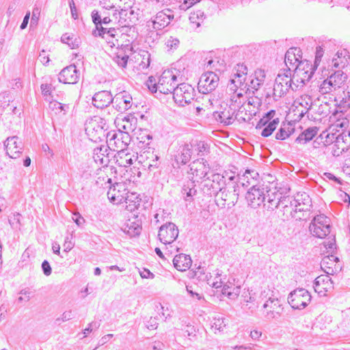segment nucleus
Instances as JSON below:
<instances>
[{
	"mask_svg": "<svg viewBox=\"0 0 350 350\" xmlns=\"http://www.w3.org/2000/svg\"><path fill=\"white\" fill-rule=\"evenodd\" d=\"M309 230L314 237L325 238L330 232L329 219L324 215L315 216L310 224Z\"/></svg>",
	"mask_w": 350,
	"mask_h": 350,
	"instance_id": "nucleus-6",
	"label": "nucleus"
},
{
	"mask_svg": "<svg viewBox=\"0 0 350 350\" xmlns=\"http://www.w3.org/2000/svg\"><path fill=\"white\" fill-rule=\"evenodd\" d=\"M219 81V79L217 75L212 71L206 72L200 77L198 83V88L199 92L206 95L202 98L204 102L203 105H206V106H208V104L210 105H213V101L214 99H212L208 96V94L215 90L218 86Z\"/></svg>",
	"mask_w": 350,
	"mask_h": 350,
	"instance_id": "nucleus-3",
	"label": "nucleus"
},
{
	"mask_svg": "<svg viewBox=\"0 0 350 350\" xmlns=\"http://www.w3.org/2000/svg\"><path fill=\"white\" fill-rule=\"evenodd\" d=\"M71 239H72V237H66L64 245H63L64 252H68L73 248L75 244H74V243H72L71 241Z\"/></svg>",
	"mask_w": 350,
	"mask_h": 350,
	"instance_id": "nucleus-61",
	"label": "nucleus"
},
{
	"mask_svg": "<svg viewBox=\"0 0 350 350\" xmlns=\"http://www.w3.org/2000/svg\"><path fill=\"white\" fill-rule=\"evenodd\" d=\"M237 72L234 74L233 78L230 79V83L228 84L229 90H239L245 93L247 83H245L246 75L247 72V67L243 64H237Z\"/></svg>",
	"mask_w": 350,
	"mask_h": 350,
	"instance_id": "nucleus-13",
	"label": "nucleus"
},
{
	"mask_svg": "<svg viewBox=\"0 0 350 350\" xmlns=\"http://www.w3.org/2000/svg\"><path fill=\"white\" fill-rule=\"evenodd\" d=\"M113 97L109 91L103 90L96 92L92 97V104L96 108L103 109L111 104Z\"/></svg>",
	"mask_w": 350,
	"mask_h": 350,
	"instance_id": "nucleus-24",
	"label": "nucleus"
},
{
	"mask_svg": "<svg viewBox=\"0 0 350 350\" xmlns=\"http://www.w3.org/2000/svg\"><path fill=\"white\" fill-rule=\"evenodd\" d=\"M123 202L126 204L125 208L130 212L135 211L140 205L141 199L136 193L126 192Z\"/></svg>",
	"mask_w": 350,
	"mask_h": 350,
	"instance_id": "nucleus-29",
	"label": "nucleus"
},
{
	"mask_svg": "<svg viewBox=\"0 0 350 350\" xmlns=\"http://www.w3.org/2000/svg\"><path fill=\"white\" fill-rule=\"evenodd\" d=\"M79 77V71L74 64H72L62 70L58 75V81L65 84H75Z\"/></svg>",
	"mask_w": 350,
	"mask_h": 350,
	"instance_id": "nucleus-17",
	"label": "nucleus"
},
{
	"mask_svg": "<svg viewBox=\"0 0 350 350\" xmlns=\"http://www.w3.org/2000/svg\"><path fill=\"white\" fill-rule=\"evenodd\" d=\"M314 70L315 66L308 61L299 62L295 68V73L301 77L303 83H306L310 80Z\"/></svg>",
	"mask_w": 350,
	"mask_h": 350,
	"instance_id": "nucleus-21",
	"label": "nucleus"
},
{
	"mask_svg": "<svg viewBox=\"0 0 350 350\" xmlns=\"http://www.w3.org/2000/svg\"><path fill=\"white\" fill-rule=\"evenodd\" d=\"M72 219L78 226H81L85 221L79 213H74Z\"/></svg>",
	"mask_w": 350,
	"mask_h": 350,
	"instance_id": "nucleus-63",
	"label": "nucleus"
},
{
	"mask_svg": "<svg viewBox=\"0 0 350 350\" xmlns=\"http://www.w3.org/2000/svg\"><path fill=\"white\" fill-rule=\"evenodd\" d=\"M263 308L265 309V317L268 320L279 318L282 310L280 300L271 297H269L263 304Z\"/></svg>",
	"mask_w": 350,
	"mask_h": 350,
	"instance_id": "nucleus-16",
	"label": "nucleus"
},
{
	"mask_svg": "<svg viewBox=\"0 0 350 350\" xmlns=\"http://www.w3.org/2000/svg\"><path fill=\"white\" fill-rule=\"evenodd\" d=\"M146 85L148 88L152 92H157V83H156V80L153 77H148V81H146Z\"/></svg>",
	"mask_w": 350,
	"mask_h": 350,
	"instance_id": "nucleus-55",
	"label": "nucleus"
},
{
	"mask_svg": "<svg viewBox=\"0 0 350 350\" xmlns=\"http://www.w3.org/2000/svg\"><path fill=\"white\" fill-rule=\"evenodd\" d=\"M174 18L173 11L166 8L158 12L147 22V27L155 31L162 30L168 26Z\"/></svg>",
	"mask_w": 350,
	"mask_h": 350,
	"instance_id": "nucleus-7",
	"label": "nucleus"
},
{
	"mask_svg": "<svg viewBox=\"0 0 350 350\" xmlns=\"http://www.w3.org/2000/svg\"><path fill=\"white\" fill-rule=\"evenodd\" d=\"M294 131L292 124L290 123L283 124L279 131L275 134V139L278 140H284L287 139Z\"/></svg>",
	"mask_w": 350,
	"mask_h": 350,
	"instance_id": "nucleus-36",
	"label": "nucleus"
},
{
	"mask_svg": "<svg viewBox=\"0 0 350 350\" xmlns=\"http://www.w3.org/2000/svg\"><path fill=\"white\" fill-rule=\"evenodd\" d=\"M339 105L343 108L350 107V92L345 94V97L340 100Z\"/></svg>",
	"mask_w": 350,
	"mask_h": 350,
	"instance_id": "nucleus-58",
	"label": "nucleus"
},
{
	"mask_svg": "<svg viewBox=\"0 0 350 350\" xmlns=\"http://www.w3.org/2000/svg\"><path fill=\"white\" fill-rule=\"evenodd\" d=\"M11 96L6 93L0 94V107L5 108L10 105Z\"/></svg>",
	"mask_w": 350,
	"mask_h": 350,
	"instance_id": "nucleus-53",
	"label": "nucleus"
},
{
	"mask_svg": "<svg viewBox=\"0 0 350 350\" xmlns=\"http://www.w3.org/2000/svg\"><path fill=\"white\" fill-rule=\"evenodd\" d=\"M300 52V49L296 47H293L289 49L286 54H285V59L284 62L286 66L288 68V64L290 66H293L297 63L299 62V58L301 57L300 55L299 54Z\"/></svg>",
	"mask_w": 350,
	"mask_h": 350,
	"instance_id": "nucleus-30",
	"label": "nucleus"
},
{
	"mask_svg": "<svg viewBox=\"0 0 350 350\" xmlns=\"http://www.w3.org/2000/svg\"><path fill=\"white\" fill-rule=\"evenodd\" d=\"M337 260H338V258L334 255L326 256L322 259L321 262V267L323 269L329 271L331 273H332V267L329 265H333Z\"/></svg>",
	"mask_w": 350,
	"mask_h": 350,
	"instance_id": "nucleus-40",
	"label": "nucleus"
},
{
	"mask_svg": "<svg viewBox=\"0 0 350 350\" xmlns=\"http://www.w3.org/2000/svg\"><path fill=\"white\" fill-rule=\"evenodd\" d=\"M339 137H341L345 143L350 145V127L347 130L342 131Z\"/></svg>",
	"mask_w": 350,
	"mask_h": 350,
	"instance_id": "nucleus-64",
	"label": "nucleus"
},
{
	"mask_svg": "<svg viewBox=\"0 0 350 350\" xmlns=\"http://www.w3.org/2000/svg\"><path fill=\"white\" fill-rule=\"evenodd\" d=\"M326 275H321L318 276L314 282V289L321 296L326 295V293L333 289V282L329 277L332 273L325 270Z\"/></svg>",
	"mask_w": 350,
	"mask_h": 350,
	"instance_id": "nucleus-15",
	"label": "nucleus"
},
{
	"mask_svg": "<svg viewBox=\"0 0 350 350\" xmlns=\"http://www.w3.org/2000/svg\"><path fill=\"white\" fill-rule=\"evenodd\" d=\"M209 170V165L204 159L196 160L190 164V171L193 175L192 178L197 182L204 178Z\"/></svg>",
	"mask_w": 350,
	"mask_h": 350,
	"instance_id": "nucleus-18",
	"label": "nucleus"
},
{
	"mask_svg": "<svg viewBox=\"0 0 350 350\" xmlns=\"http://www.w3.org/2000/svg\"><path fill=\"white\" fill-rule=\"evenodd\" d=\"M333 67L336 68H343L347 64V59L346 57H340V58H333Z\"/></svg>",
	"mask_w": 350,
	"mask_h": 350,
	"instance_id": "nucleus-48",
	"label": "nucleus"
},
{
	"mask_svg": "<svg viewBox=\"0 0 350 350\" xmlns=\"http://www.w3.org/2000/svg\"><path fill=\"white\" fill-rule=\"evenodd\" d=\"M267 202H268L267 209L273 211L274 209L278 208L280 204H286V199H284L283 200L279 202V201L275 200V199L269 198Z\"/></svg>",
	"mask_w": 350,
	"mask_h": 350,
	"instance_id": "nucleus-51",
	"label": "nucleus"
},
{
	"mask_svg": "<svg viewBox=\"0 0 350 350\" xmlns=\"http://www.w3.org/2000/svg\"><path fill=\"white\" fill-rule=\"evenodd\" d=\"M182 330L184 332V336L189 337L191 339V337L196 336V329L195 327L190 325L189 323H185V325H182Z\"/></svg>",
	"mask_w": 350,
	"mask_h": 350,
	"instance_id": "nucleus-47",
	"label": "nucleus"
},
{
	"mask_svg": "<svg viewBox=\"0 0 350 350\" xmlns=\"http://www.w3.org/2000/svg\"><path fill=\"white\" fill-rule=\"evenodd\" d=\"M233 95L230 98V107L236 110L243 106L244 101L243 98V92L239 90H231Z\"/></svg>",
	"mask_w": 350,
	"mask_h": 350,
	"instance_id": "nucleus-34",
	"label": "nucleus"
},
{
	"mask_svg": "<svg viewBox=\"0 0 350 350\" xmlns=\"http://www.w3.org/2000/svg\"><path fill=\"white\" fill-rule=\"evenodd\" d=\"M228 320L224 318L222 316L215 317L213 319L212 327L215 330H218L219 332L224 331V329L226 327Z\"/></svg>",
	"mask_w": 350,
	"mask_h": 350,
	"instance_id": "nucleus-41",
	"label": "nucleus"
},
{
	"mask_svg": "<svg viewBox=\"0 0 350 350\" xmlns=\"http://www.w3.org/2000/svg\"><path fill=\"white\" fill-rule=\"evenodd\" d=\"M62 42L67 44L71 49H75L78 47L79 42L77 39H74L72 34L64 33L61 38Z\"/></svg>",
	"mask_w": 350,
	"mask_h": 350,
	"instance_id": "nucleus-44",
	"label": "nucleus"
},
{
	"mask_svg": "<svg viewBox=\"0 0 350 350\" xmlns=\"http://www.w3.org/2000/svg\"><path fill=\"white\" fill-rule=\"evenodd\" d=\"M126 186L122 183H116L108 190L107 197L110 202L115 204L123 203L126 194Z\"/></svg>",
	"mask_w": 350,
	"mask_h": 350,
	"instance_id": "nucleus-20",
	"label": "nucleus"
},
{
	"mask_svg": "<svg viewBox=\"0 0 350 350\" xmlns=\"http://www.w3.org/2000/svg\"><path fill=\"white\" fill-rule=\"evenodd\" d=\"M38 60L43 64L46 65L49 61V55L47 53V52L44 50H42L40 52L39 56H38Z\"/></svg>",
	"mask_w": 350,
	"mask_h": 350,
	"instance_id": "nucleus-56",
	"label": "nucleus"
},
{
	"mask_svg": "<svg viewBox=\"0 0 350 350\" xmlns=\"http://www.w3.org/2000/svg\"><path fill=\"white\" fill-rule=\"evenodd\" d=\"M178 233V227L172 222H167L159 228L158 237L162 243L167 245L173 243Z\"/></svg>",
	"mask_w": 350,
	"mask_h": 350,
	"instance_id": "nucleus-14",
	"label": "nucleus"
},
{
	"mask_svg": "<svg viewBox=\"0 0 350 350\" xmlns=\"http://www.w3.org/2000/svg\"><path fill=\"white\" fill-rule=\"evenodd\" d=\"M262 84L255 79H252L250 83H247V87L245 90V93L254 94L255 91H257Z\"/></svg>",
	"mask_w": 350,
	"mask_h": 350,
	"instance_id": "nucleus-46",
	"label": "nucleus"
},
{
	"mask_svg": "<svg viewBox=\"0 0 350 350\" xmlns=\"http://www.w3.org/2000/svg\"><path fill=\"white\" fill-rule=\"evenodd\" d=\"M179 44V40L173 37H170L166 42V46L169 50H174L177 49Z\"/></svg>",
	"mask_w": 350,
	"mask_h": 350,
	"instance_id": "nucleus-54",
	"label": "nucleus"
},
{
	"mask_svg": "<svg viewBox=\"0 0 350 350\" xmlns=\"http://www.w3.org/2000/svg\"><path fill=\"white\" fill-rule=\"evenodd\" d=\"M173 263L177 270L185 271L191 267L192 261L189 255L180 254L175 256L173 259Z\"/></svg>",
	"mask_w": 350,
	"mask_h": 350,
	"instance_id": "nucleus-27",
	"label": "nucleus"
},
{
	"mask_svg": "<svg viewBox=\"0 0 350 350\" xmlns=\"http://www.w3.org/2000/svg\"><path fill=\"white\" fill-rule=\"evenodd\" d=\"M111 150L107 146H100L94 148L93 159L96 163L103 166H107L110 161V151Z\"/></svg>",
	"mask_w": 350,
	"mask_h": 350,
	"instance_id": "nucleus-23",
	"label": "nucleus"
},
{
	"mask_svg": "<svg viewBox=\"0 0 350 350\" xmlns=\"http://www.w3.org/2000/svg\"><path fill=\"white\" fill-rule=\"evenodd\" d=\"M266 192L267 191L262 185H253L245 196L247 205L252 208H258L265 200Z\"/></svg>",
	"mask_w": 350,
	"mask_h": 350,
	"instance_id": "nucleus-12",
	"label": "nucleus"
},
{
	"mask_svg": "<svg viewBox=\"0 0 350 350\" xmlns=\"http://www.w3.org/2000/svg\"><path fill=\"white\" fill-rule=\"evenodd\" d=\"M265 72L261 69L256 70L254 72V78L257 79L258 81L263 84L265 79Z\"/></svg>",
	"mask_w": 350,
	"mask_h": 350,
	"instance_id": "nucleus-60",
	"label": "nucleus"
},
{
	"mask_svg": "<svg viewBox=\"0 0 350 350\" xmlns=\"http://www.w3.org/2000/svg\"><path fill=\"white\" fill-rule=\"evenodd\" d=\"M234 176L229 177V181L223 186L216 196L217 201L220 200L222 202L221 205L223 206L232 207L238 201L241 187L234 182Z\"/></svg>",
	"mask_w": 350,
	"mask_h": 350,
	"instance_id": "nucleus-1",
	"label": "nucleus"
},
{
	"mask_svg": "<svg viewBox=\"0 0 350 350\" xmlns=\"http://www.w3.org/2000/svg\"><path fill=\"white\" fill-rule=\"evenodd\" d=\"M200 0H183L180 1L179 8L181 10L186 11L189 8L199 2Z\"/></svg>",
	"mask_w": 350,
	"mask_h": 350,
	"instance_id": "nucleus-50",
	"label": "nucleus"
},
{
	"mask_svg": "<svg viewBox=\"0 0 350 350\" xmlns=\"http://www.w3.org/2000/svg\"><path fill=\"white\" fill-rule=\"evenodd\" d=\"M146 326L148 329H156L158 327L157 319L155 317H150L146 322Z\"/></svg>",
	"mask_w": 350,
	"mask_h": 350,
	"instance_id": "nucleus-62",
	"label": "nucleus"
},
{
	"mask_svg": "<svg viewBox=\"0 0 350 350\" xmlns=\"http://www.w3.org/2000/svg\"><path fill=\"white\" fill-rule=\"evenodd\" d=\"M195 89L189 84L183 83L178 84L174 90L173 98L179 106L189 104L194 98Z\"/></svg>",
	"mask_w": 350,
	"mask_h": 350,
	"instance_id": "nucleus-8",
	"label": "nucleus"
},
{
	"mask_svg": "<svg viewBox=\"0 0 350 350\" xmlns=\"http://www.w3.org/2000/svg\"><path fill=\"white\" fill-rule=\"evenodd\" d=\"M116 32H117V31L115 28L107 29V28H105L103 27H100L97 30H94L93 31L92 34L96 37L100 36L103 38L107 39L108 37H111V38L115 37Z\"/></svg>",
	"mask_w": 350,
	"mask_h": 350,
	"instance_id": "nucleus-38",
	"label": "nucleus"
},
{
	"mask_svg": "<svg viewBox=\"0 0 350 350\" xmlns=\"http://www.w3.org/2000/svg\"><path fill=\"white\" fill-rule=\"evenodd\" d=\"M194 183L195 180L188 181L182 189V193L186 201H191L193 197L196 195L197 191L195 189Z\"/></svg>",
	"mask_w": 350,
	"mask_h": 350,
	"instance_id": "nucleus-33",
	"label": "nucleus"
},
{
	"mask_svg": "<svg viewBox=\"0 0 350 350\" xmlns=\"http://www.w3.org/2000/svg\"><path fill=\"white\" fill-rule=\"evenodd\" d=\"M232 109H224L219 111H215L213 117L218 122L222 123L224 125L231 124L234 119L233 117V112L231 111Z\"/></svg>",
	"mask_w": 350,
	"mask_h": 350,
	"instance_id": "nucleus-28",
	"label": "nucleus"
},
{
	"mask_svg": "<svg viewBox=\"0 0 350 350\" xmlns=\"http://www.w3.org/2000/svg\"><path fill=\"white\" fill-rule=\"evenodd\" d=\"M310 293L305 288H297L288 296V302L293 309L302 310L311 301Z\"/></svg>",
	"mask_w": 350,
	"mask_h": 350,
	"instance_id": "nucleus-9",
	"label": "nucleus"
},
{
	"mask_svg": "<svg viewBox=\"0 0 350 350\" xmlns=\"http://www.w3.org/2000/svg\"><path fill=\"white\" fill-rule=\"evenodd\" d=\"M191 154L192 146L185 144L179 147L177 154L175 155V161L177 164L185 165L190 161Z\"/></svg>",
	"mask_w": 350,
	"mask_h": 350,
	"instance_id": "nucleus-25",
	"label": "nucleus"
},
{
	"mask_svg": "<svg viewBox=\"0 0 350 350\" xmlns=\"http://www.w3.org/2000/svg\"><path fill=\"white\" fill-rule=\"evenodd\" d=\"M177 77L172 70L163 72L157 83L158 90L164 94L173 93L177 86Z\"/></svg>",
	"mask_w": 350,
	"mask_h": 350,
	"instance_id": "nucleus-10",
	"label": "nucleus"
},
{
	"mask_svg": "<svg viewBox=\"0 0 350 350\" xmlns=\"http://www.w3.org/2000/svg\"><path fill=\"white\" fill-rule=\"evenodd\" d=\"M108 129L106 120L100 116H94L86 120L85 131L89 139L94 142L103 140L107 134L105 131Z\"/></svg>",
	"mask_w": 350,
	"mask_h": 350,
	"instance_id": "nucleus-2",
	"label": "nucleus"
},
{
	"mask_svg": "<svg viewBox=\"0 0 350 350\" xmlns=\"http://www.w3.org/2000/svg\"><path fill=\"white\" fill-rule=\"evenodd\" d=\"M336 90V89L332 83V80H330L329 77L324 80L319 86V92L322 94H329Z\"/></svg>",
	"mask_w": 350,
	"mask_h": 350,
	"instance_id": "nucleus-43",
	"label": "nucleus"
},
{
	"mask_svg": "<svg viewBox=\"0 0 350 350\" xmlns=\"http://www.w3.org/2000/svg\"><path fill=\"white\" fill-rule=\"evenodd\" d=\"M7 154L12 159L20 157L23 149V145L17 136L8 137L4 142Z\"/></svg>",
	"mask_w": 350,
	"mask_h": 350,
	"instance_id": "nucleus-19",
	"label": "nucleus"
},
{
	"mask_svg": "<svg viewBox=\"0 0 350 350\" xmlns=\"http://www.w3.org/2000/svg\"><path fill=\"white\" fill-rule=\"evenodd\" d=\"M323 178L326 180H332L338 185H342V180H340L339 178H337L334 174L325 172L323 174Z\"/></svg>",
	"mask_w": 350,
	"mask_h": 350,
	"instance_id": "nucleus-59",
	"label": "nucleus"
},
{
	"mask_svg": "<svg viewBox=\"0 0 350 350\" xmlns=\"http://www.w3.org/2000/svg\"><path fill=\"white\" fill-rule=\"evenodd\" d=\"M289 89L295 90L292 85L291 67L279 72L277 75L273 87V96L275 98H281L288 92Z\"/></svg>",
	"mask_w": 350,
	"mask_h": 350,
	"instance_id": "nucleus-4",
	"label": "nucleus"
},
{
	"mask_svg": "<svg viewBox=\"0 0 350 350\" xmlns=\"http://www.w3.org/2000/svg\"><path fill=\"white\" fill-rule=\"evenodd\" d=\"M332 80V83L336 89L340 88V86L345 82L347 79V75L341 70L335 71L329 77Z\"/></svg>",
	"mask_w": 350,
	"mask_h": 350,
	"instance_id": "nucleus-32",
	"label": "nucleus"
},
{
	"mask_svg": "<svg viewBox=\"0 0 350 350\" xmlns=\"http://www.w3.org/2000/svg\"><path fill=\"white\" fill-rule=\"evenodd\" d=\"M132 97L126 92L116 94L113 97L112 106L119 112H124L131 107Z\"/></svg>",
	"mask_w": 350,
	"mask_h": 350,
	"instance_id": "nucleus-22",
	"label": "nucleus"
},
{
	"mask_svg": "<svg viewBox=\"0 0 350 350\" xmlns=\"http://www.w3.org/2000/svg\"><path fill=\"white\" fill-rule=\"evenodd\" d=\"M225 176L220 174H214L208 177L203 184L202 190L208 196H217L226 184Z\"/></svg>",
	"mask_w": 350,
	"mask_h": 350,
	"instance_id": "nucleus-11",
	"label": "nucleus"
},
{
	"mask_svg": "<svg viewBox=\"0 0 350 350\" xmlns=\"http://www.w3.org/2000/svg\"><path fill=\"white\" fill-rule=\"evenodd\" d=\"M289 202V203H297L298 204L301 203L306 206H311L312 204V200L309 195L305 192L298 193L293 199L288 198L286 202Z\"/></svg>",
	"mask_w": 350,
	"mask_h": 350,
	"instance_id": "nucleus-37",
	"label": "nucleus"
},
{
	"mask_svg": "<svg viewBox=\"0 0 350 350\" xmlns=\"http://www.w3.org/2000/svg\"><path fill=\"white\" fill-rule=\"evenodd\" d=\"M318 132L317 127H310L303 131L296 139V142L301 144H306L312 140Z\"/></svg>",
	"mask_w": 350,
	"mask_h": 350,
	"instance_id": "nucleus-31",
	"label": "nucleus"
},
{
	"mask_svg": "<svg viewBox=\"0 0 350 350\" xmlns=\"http://www.w3.org/2000/svg\"><path fill=\"white\" fill-rule=\"evenodd\" d=\"M131 138L127 132H108L107 133V143L108 148L113 151L126 150L131 142Z\"/></svg>",
	"mask_w": 350,
	"mask_h": 350,
	"instance_id": "nucleus-5",
	"label": "nucleus"
},
{
	"mask_svg": "<svg viewBox=\"0 0 350 350\" xmlns=\"http://www.w3.org/2000/svg\"><path fill=\"white\" fill-rule=\"evenodd\" d=\"M123 150H118L116 157V163L122 167H129L137 159V156L131 152Z\"/></svg>",
	"mask_w": 350,
	"mask_h": 350,
	"instance_id": "nucleus-26",
	"label": "nucleus"
},
{
	"mask_svg": "<svg viewBox=\"0 0 350 350\" xmlns=\"http://www.w3.org/2000/svg\"><path fill=\"white\" fill-rule=\"evenodd\" d=\"M128 59L129 56L126 55H124L122 56L116 55L114 57V61L120 67L125 68L128 62Z\"/></svg>",
	"mask_w": 350,
	"mask_h": 350,
	"instance_id": "nucleus-52",
	"label": "nucleus"
},
{
	"mask_svg": "<svg viewBox=\"0 0 350 350\" xmlns=\"http://www.w3.org/2000/svg\"><path fill=\"white\" fill-rule=\"evenodd\" d=\"M137 118L133 116L124 117L122 119L121 127L122 132H127L128 134L133 132L136 129Z\"/></svg>",
	"mask_w": 350,
	"mask_h": 350,
	"instance_id": "nucleus-35",
	"label": "nucleus"
},
{
	"mask_svg": "<svg viewBox=\"0 0 350 350\" xmlns=\"http://www.w3.org/2000/svg\"><path fill=\"white\" fill-rule=\"evenodd\" d=\"M311 206H306V205H304V204H295V203H290V206H288L287 204H284V208H291V211H290V213H291V215L294 217L295 215H293V212L294 213H297V211L299 212H301V211H308L310 210V207Z\"/></svg>",
	"mask_w": 350,
	"mask_h": 350,
	"instance_id": "nucleus-42",
	"label": "nucleus"
},
{
	"mask_svg": "<svg viewBox=\"0 0 350 350\" xmlns=\"http://www.w3.org/2000/svg\"><path fill=\"white\" fill-rule=\"evenodd\" d=\"M92 20L94 24L96 26V29L97 30L99 29L101 26V15L98 13V12L96 10H94L91 13Z\"/></svg>",
	"mask_w": 350,
	"mask_h": 350,
	"instance_id": "nucleus-49",
	"label": "nucleus"
},
{
	"mask_svg": "<svg viewBox=\"0 0 350 350\" xmlns=\"http://www.w3.org/2000/svg\"><path fill=\"white\" fill-rule=\"evenodd\" d=\"M142 228L139 225H135L133 223L131 225L127 224L124 229V232L129 234L131 237L139 235L141 232Z\"/></svg>",
	"mask_w": 350,
	"mask_h": 350,
	"instance_id": "nucleus-45",
	"label": "nucleus"
},
{
	"mask_svg": "<svg viewBox=\"0 0 350 350\" xmlns=\"http://www.w3.org/2000/svg\"><path fill=\"white\" fill-rule=\"evenodd\" d=\"M20 295L21 296L18 298V302L28 301L30 299L31 292L28 289H23L21 291Z\"/></svg>",
	"mask_w": 350,
	"mask_h": 350,
	"instance_id": "nucleus-57",
	"label": "nucleus"
},
{
	"mask_svg": "<svg viewBox=\"0 0 350 350\" xmlns=\"http://www.w3.org/2000/svg\"><path fill=\"white\" fill-rule=\"evenodd\" d=\"M279 124V118L273 119L268 124L264 127L260 133V135L264 137L270 136L273 132L276 129Z\"/></svg>",
	"mask_w": 350,
	"mask_h": 350,
	"instance_id": "nucleus-39",
	"label": "nucleus"
}]
</instances>
